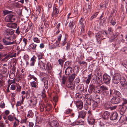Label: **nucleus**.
<instances>
[{"label": "nucleus", "instance_id": "obj_32", "mask_svg": "<svg viewBox=\"0 0 127 127\" xmlns=\"http://www.w3.org/2000/svg\"><path fill=\"white\" fill-rule=\"evenodd\" d=\"M93 76L91 74L88 75V78L85 81L86 83L88 85L89 84L90 82L91 79Z\"/></svg>", "mask_w": 127, "mask_h": 127}, {"label": "nucleus", "instance_id": "obj_27", "mask_svg": "<svg viewBox=\"0 0 127 127\" xmlns=\"http://www.w3.org/2000/svg\"><path fill=\"white\" fill-rule=\"evenodd\" d=\"M120 83L122 86L123 87L126 86L127 85V82L126 79L122 78L120 80Z\"/></svg>", "mask_w": 127, "mask_h": 127}, {"label": "nucleus", "instance_id": "obj_30", "mask_svg": "<svg viewBox=\"0 0 127 127\" xmlns=\"http://www.w3.org/2000/svg\"><path fill=\"white\" fill-rule=\"evenodd\" d=\"M95 86L93 84L90 85H89L88 91L90 93H92L93 90H94L95 88Z\"/></svg>", "mask_w": 127, "mask_h": 127}, {"label": "nucleus", "instance_id": "obj_62", "mask_svg": "<svg viewBox=\"0 0 127 127\" xmlns=\"http://www.w3.org/2000/svg\"><path fill=\"white\" fill-rule=\"evenodd\" d=\"M98 12L95 13L90 18L91 20H92L94 18H95L98 15Z\"/></svg>", "mask_w": 127, "mask_h": 127}, {"label": "nucleus", "instance_id": "obj_5", "mask_svg": "<svg viewBox=\"0 0 127 127\" xmlns=\"http://www.w3.org/2000/svg\"><path fill=\"white\" fill-rule=\"evenodd\" d=\"M92 96L90 94H87L85 95V97L87 103L90 105H91L92 100L93 101V100L92 99Z\"/></svg>", "mask_w": 127, "mask_h": 127}, {"label": "nucleus", "instance_id": "obj_42", "mask_svg": "<svg viewBox=\"0 0 127 127\" xmlns=\"http://www.w3.org/2000/svg\"><path fill=\"white\" fill-rule=\"evenodd\" d=\"M33 115V112L31 110H30L28 112V114L27 116L28 118H30V117H32Z\"/></svg>", "mask_w": 127, "mask_h": 127}, {"label": "nucleus", "instance_id": "obj_44", "mask_svg": "<svg viewBox=\"0 0 127 127\" xmlns=\"http://www.w3.org/2000/svg\"><path fill=\"white\" fill-rule=\"evenodd\" d=\"M71 65V63L70 62L68 61L66 62L65 63L64 68H67L68 67H70V66Z\"/></svg>", "mask_w": 127, "mask_h": 127}, {"label": "nucleus", "instance_id": "obj_46", "mask_svg": "<svg viewBox=\"0 0 127 127\" xmlns=\"http://www.w3.org/2000/svg\"><path fill=\"white\" fill-rule=\"evenodd\" d=\"M100 90L102 91H105L108 90V87L104 85H102L100 86Z\"/></svg>", "mask_w": 127, "mask_h": 127}, {"label": "nucleus", "instance_id": "obj_63", "mask_svg": "<svg viewBox=\"0 0 127 127\" xmlns=\"http://www.w3.org/2000/svg\"><path fill=\"white\" fill-rule=\"evenodd\" d=\"M80 79L79 78H76L75 80V84H78L80 82Z\"/></svg>", "mask_w": 127, "mask_h": 127}, {"label": "nucleus", "instance_id": "obj_45", "mask_svg": "<svg viewBox=\"0 0 127 127\" xmlns=\"http://www.w3.org/2000/svg\"><path fill=\"white\" fill-rule=\"evenodd\" d=\"M75 75L76 74L75 73L69 76V79L71 82L72 81L74 80L75 77Z\"/></svg>", "mask_w": 127, "mask_h": 127}, {"label": "nucleus", "instance_id": "obj_3", "mask_svg": "<svg viewBox=\"0 0 127 127\" xmlns=\"http://www.w3.org/2000/svg\"><path fill=\"white\" fill-rule=\"evenodd\" d=\"M14 31L11 29H7L5 30V36L10 37H14Z\"/></svg>", "mask_w": 127, "mask_h": 127}, {"label": "nucleus", "instance_id": "obj_33", "mask_svg": "<svg viewBox=\"0 0 127 127\" xmlns=\"http://www.w3.org/2000/svg\"><path fill=\"white\" fill-rule=\"evenodd\" d=\"M44 56V54L41 53H39L37 54V56L38 57V59L40 60L43 59H44V61H46L45 60L43 57Z\"/></svg>", "mask_w": 127, "mask_h": 127}, {"label": "nucleus", "instance_id": "obj_11", "mask_svg": "<svg viewBox=\"0 0 127 127\" xmlns=\"http://www.w3.org/2000/svg\"><path fill=\"white\" fill-rule=\"evenodd\" d=\"M76 105L77 108L81 110L83 106V102L81 100H77L76 102Z\"/></svg>", "mask_w": 127, "mask_h": 127}, {"label": "nucleus", "instance_id": "obj_15", "mask_svg": "<svg viewBox=\"0 0 127 127\" xmlns=\"http://www.w3.org/2000/svg\"><path fill=\"white\" fill-rule=\"evenodd\" d=\"M110 114V113L109 112L107 111H105L102 114V117L104 120H107L109 119Z\"/></svg>", "mask_w": 127, "mask_h": 127}, {"label": "nucleus", "instance_id": "obj_24", "mask_svg": "<svg viewBox=\"0 0 127 127\" xmlns=\"http://www.w3.org/2000/svg\"><path fill=\"white\" fill-rule=\"evenodd\" d=\"M59 9L58 8L54 6L53 8V11L52 12L53 16L55 15L56 16L59 13Z\"/></svg>", "mask_w": 127, "mask_h": 127}, {"label": "nucleus", "instance_id": "obj_2", "mask_svg": "<svg viewBox=\"0 0 127 127\" xmlns=\"http://www.w3.org/2000/svg\"><path fill=\"white\" fill-rule=\"evenodd\" d=\"M122 101L119 97L117 96H113L110 100L111 103L113 104H118Z\"/></svg>", "mask_w": 127, "mask_h": 127}, {"label": "nucleus", "instance_id": "obj_19", "mask_svg": "<svg viewBox=\"0 0 127 127\" xmlns=\"http://www.w3.org/2000/svg\"><path fill=\"white\" fill-rule=\"evenodd\" d=\"M8 38L7 36H5V38L3 39V42L5 45H10L13 44V43L12 42H8Z\"/></svg>", "mask_w": 127, "mask_h": 127}, {"label": "nucleus", "instance_id": "obj_31", "mask_svg": "<svg viewBox=\"0 0 127 127\" xmlns=\"http://www.w3.org/2000/svg\"><path fill=\"white\" fill-rule=\"evenodd\" d=\"M47 68L48 73H50L52 71V67L50 63L49 62H48L47 63Z\"/></svg>", "mask_w": 127, "mask_h": 127}, {"label": "nucleus", "instance_id": "obj_1", "mask_svg": "<svg viewBox=\"0 0 127 127\" xmlns=\"http://www.w3.org/2000/svg\"><path fill=\"white\" fill-rule=\"evenodd\" d=\"M121 79L120 74L118 73H116L113 75V82L115 84H118L120 82Z\"/></svg>", "mask_w": 127, "mask_h": 127}, {"label": "nucleus", "instance_id": "obj_48", "mask_svg": "<svg viewBox=\"0 0 127 127\" xmlns=\"http://www.w3.org/2000/svg\"><path fill=\"white\" fill-rule=\"evenodd\" d=\"M33 40L34 42L37 43H39L40 41V39L37 37H34Z\"/></svg>", "mask_w": 127, "mask_h": 127}, {"label": "nucleus", "instance_id": "obj_36", "mask_svg": "<svg viewBox=\"0 0 127 127\" xmlns=\"http://www.w3.org/2000/svg\"><path fill=\"white\" fill-rule=\"evenodd\" d=\"M103 106L106 109H111V108L110 104L107 102L104 103Z\"/></svg>", "mask_w": 127, "mask_h": 127}, {"label": "nucleus", "instance_id": "obj_7", "mask_svg": "<svg viewBox=\"0 0 127 127\" xmlns=\"http://www.w3.org/2000/svg\"><path fill=\"white\" fill-rule=\"evenodd\" d=\"M74 20L72 19L70 20L68 25L69 27L71 29V32H74L75 31V28L76 26L74 27Z\"/></svg>", "mask_w": 127, "mask_h": 127}, {"label": "nucleus", "instance_id": "obj_49", "mask_svg": "<svg viewBox=\"0 0 127 127\" xmlns=\"http://www.w3.org/2000/svg\"><path fill=\"white\" fill-rule=\"evenodd\" d=\"M78 63L79 64L83 66H85V67H87V63L84 61H83L82 62H78Z\"/></svg>", "mask_w": 127, "mask_h": 127}, {"label": "nucleus", "instance_id": "obj_60", "mask_svg": "<svg viewBox=\"0 0 127 127\" xmlns=\"http://www.w3.org/2000/svg\"><path fill=\"white\" fill-rule=\"evenodd\" d=\"M62 83L63 84H64L66 80V77L64 75L62 79Z\"/></svg>", "mask_w": 127, "mask_h": 127}, {"label": "nucleus", "instance_id": "obj_54", "mask_svg": "<svg viewBox=\"0 0 127 127\" xmlns=\"http://www.w3.org/2000/svg\"><path fill=\"white\" fill-rule=\"evenodd\" d=\"M122 65L127 69V60H124L122 63Z\"/></svg>", "mask_w": 127, "mask_h": 127}, {"label": "nucleus", "instance_id": "obj_38", "mask_svg": "<svg viewBox=\"0 0 127 127\" xmlns=\"http://www.w3.org/2000/svg\"><path fill=\"white\" fill-rule=\"evenodd\" d=\"M81 93H77L76 94V97L77 99H81L82 97V95Z\"/></svg>", "mask_w": 127, "mask_h": 127}, {"label": "nucleus", "instance_id": "obj_23", "mask_svg": "<svg viewBox=\"0 0 127 127\" xmlns=\"http://www.w3.org/2000/svg\"><path fill=\"white\" fill-rule=\"evenodd\" d=\"M7 26L9 28L15 29L17 27V25L15 23L10 22L8 23Z\"/></svg>", "mask_w": 127, "mask_h": 127}, {"label": "nucleus", "instance_id": "obj_40", "mask_svg": "<svg viewBox=\"0 0 127 127\" xmlns=\"http://www.w3.org/2000/svg\"><path fill=\"white\" fill-rule=\"evenodd\" d=\"M44 84L45 88L46 89H47L48 88V80L46 79H44Z\"/></svg>", "mask_w": 127, "mask_h": 127}, {"label": "nucleus", "instance_id": "obj_58", "mask_svg": "<svg viewBox=\"0 0 127 127\" xmlns=\"http://www.w3.org/2000/svg\"><path fill=\"white\" fill-rule=\"evenodd\" d=\"M113 31V29L112 28H109L107 30L108 32L107 33H108V34L109 33V34H111L112 33Z\"/></svg>", "mask_w": 127, "mask_h": 127}, {"label": "nucleus", "instance_id": "obj_25", "mask_svg": "<svg viewBox=\"0 0 127 127\" xmlns=\"http://www.w3.org/2000/svg\"><path fill=\"white\" fill-rule=\"evenodd\" d=\"M99 102H98L97 101H95L93 100L92 104V107L93 109L97 108L98 105V104Z\"/></svg>", "mask_w": 127, "mask_h": 127}, {"label": "nucleus", "instance_id": "obj_43", "mask_svg": "<svg viewBox=\"0 0 127 127\" xmlns=\"http://www.w3.org/2000/svg\"><path fill=\"white\" fill-rule=\"evenodd\" d=\"M37 81H32L31 82V85L34 88H37L38 87L37 86Z\"/></svg>", "mask_w": 127, "mask_h": 127}, {"label": "nucleus", "instance_id": "obj_55", "mask_svg": "<svg viewBox=\"0 0 127 127\" xmlns=\"http://www.w3.org/2000/svg\"><path fill=\"white\" fill-rule=\"evenodd\" d=\"M79 67L78 66H77L75 67L74 70L75 72L76 73V74L78 73L79 72Z\"/></svg>", "mask_w": 127, "mask_h": 127}, {"label": "nucleus", "instance_id": "obj_39", "mask_svg": "<svg viewBox=\"0 0 127 127\" xmlns=\"http://www.w3.org/2000/svg\"><path fill=\"white\" fill-rule=\"evenodd\" d=\"M75 124L76 125H84V122L83 121L80 120L77 121L75 122Z\"/></svg>", "mask_w": 127, "mask_h": 127}, {"label": "nucleus", "instance_id": "obj_34", "mask_svg": "<svg viewBox=\"0 0 127 127\" xmlns=\"http://www.w3.org/2000/svg\"><path fill=\"white\" fill-rule=\"evenodd\" d=\"M113 93L115 95L117 96V97H121L122 96L121 93L118 91L114 90V91H113Z\"/></svg>", "mask_w": 127, "mask_h": 127}, {"label": "nucleus", "instance_id": "obj_8", "mask_svg": "<svg viewBox=\"0 0 127 127\" xmlns=\"http://www.w3.org/2000/svg\"><path fill=\"white\" fill-rule=\"evenodd\" d=\"M37 46V45L36 44L32 43L28 47V49L29 50L35 52Z\"/></svg>", "mask_w": 127, "mask_h": 127}, {"label": "nucleus", "instance_id": "obj_47", "mask_svg": "<svg viewBox=\"0 0 127 127\" xmlns=\"http://www.w3.org/2000/svg\"><path fill=\"white\" fill-rule=\"evenodd\" d=\"M14 116L12 115H10L8 117V119L10 121H14Z\"/></svg>", "mask_w": 127, "mask_h": 127}, {"label": "nucleus", "instance_id": "obj_17", "mask_svg": "<svg viewBox=\"0 0 127 127\" xmlns=\"http://www.w3.org/2000/svg\"><path fill=\"white\" fill-rule=\"evenodd\" d=\"M37 102V99L35 97H34L30 100V106H36Z\"/></svg>", "mask_w": 127, "mask_h": 127}, {"label": "nucleus", "instance_id": "obj_26", "mask_svg": "<svg viewBox=\"0 0 127 127\" xmlns=\"http://www.w3.org/2000/svg\"><path fill=\"white\" fill-rule=\"evenodd\" d=\"M88 121L90 124L93 125L94 124L95 119L93 118L88 116Z\"/></svg>", "mask_w": 127, "mask_h": 127}, {"label": "nucleus", "instance_id": "obj_9", "mask_svg": "<svg viewBox=\"0 0 127 127\" xmlns=\"http://www.w3.org/2000/svg\"><path fill=\"white\" fill-rule=\"evenodd\" d=\"M84 85L83 84H80L78 85L76 88L77 93H81L84 90Z\"/></svg>", "mask_w": 127, "mask_h": 127}, {"label": "nucleus", "instance_id": "obj_12", "mask_svg": "<svg viewBox=\"0 0 127 127\" xmlns=\"http://www.w3.org/2000/svg\"><path fill=\"white\" fill-rule=\"evenodd\" d=\"M50 126L51 127H62L56 120H53L50 123Z\"/></svg>", "mask_w": 127, "mask_h": 127}, {"label": "nucleus", "instance_id": "obj_50", "mask_svg": "<svg viewBox=\"0 0 127 127\" xmlns=\"http://www.w3.org/2000/svg\"><path fill=\"white\" fill-rule=\"evenodd\" d=\"M120 107L121 108V109L123 111L124 110L125 111L127 109V106L125 105H123L122 104L120 105Z\"/></svg>", "mask_w": 127, "mask_h": 127}, {"label": "nucleus", "instance_id": "obj_14", "mask_svg": "<svg viewBox=\"0 0 127 127\" xmlns=\"http://www.w3.org/2000/svg\"><path fill=\"white\" fill-rule=\"evenodd\" d=\"M87 112L84 110H82L79 112V115L78 118H81L83 119H84L87 114Z\"/></svg>", "mask_w": 127, "mask_h": 127}, {"label": "nucleus", "instance_id": "obj_13", "mask_svg": "<svg viewBox=\"0 0 127 127\" xmlns=\"http://www.w3.org/2000/svg\"><path fill=\"white\" fill-rule=\"evenodd\" d=\"M65 68V74L67 76H68L72 72V69L71 67H68L67 68Z\"/></svg>", "mask_w": 127, "mask_h": 127}, {"label": "nucleus", "instance_id": "obj_51", "mask_svg": "<svg viewBox=\"0 0 127 127\" xmlns=\"http://www.w3.org/2000/svg\"><path fill=\"white\" fill-rule=\"evenodd\" d=\"M41 94L42 97L43 98H45L46 97V95L45 94V89H43L42 92Z\"/></svg>", "mask_w": 127, "mask_h": 127}, {"label": "nucleus", "instance_id": "obj_61", "mask_svg": "<svg viewBox=\"0 0 127 127\" xmlns=\"http://www.w3.org/2000/svg\"><path fill=\"white\" fill-rule=\"evenodd\" d=\"M94 77H93V78L92 81H93L94 83H95L97 82V76L94 74Z\"/></svg>", "mask_w": 127, "mask_h": 127}, {"label": "nucleus", "instance_id": "obj_52", "mask_svg": "<svg viewBox=\"0 0 127 127\" xmlns=\"http://www.w3.org/2000/svg\"><path fill=\"white\" fill-rule=\"evenodd\" d=\"M39 31L40 34L43 33V26L41 25L39 29Z\"/></svg>", "mask_w": 127, "mask_h": 127}, {"label": "nucleus", "instance_id": "obj_64", "mask_svg": "<svg viewBox=\"0 0 127 127\" xmlns=\"http://www.w3.org/2000/svg\"><path fill=\"white\" fill-rule=\"evenodd\" d=\"M100 90L98 89L97 88H95L93 91L94 92L95 94L100 93Z\"/></svg>", "mask_w": 127, "mask_h": 127}, {"label": "nucleus", "instance_id": "obj_6", "mask_svg": "<svg viewBox=\"0 0 127 127\" xmlns=\"http://www.w3.org/2000/svg\"><path fill=\"white\" fill-rule=\"evenodd\" d=\"M103 79L104 83L106 84H109L110 82V77L108 75L104 74L103 76Z\"/></svg>", "mask_w": 127, "mask_h": 127}, {"label": "nucleus", "instance_id": "obj_59", "mask_svg": "<svg viewBox=\"0 0 127 127\" xmlns=\"http://www.w3.org/2000/svg\"><path fill=\"white\" fill-rule=\"evenodd\" d=\"M100 36H98V34H97V36L96 37V40L98 43H100L101 42L100 39H105V38H103V39H102V38L101 37V38H100Z\"/></svg>", "mask_w": 127, "mask_h": 127}, {"label": "nucleus", "instance_id": "obj_28", "mask_svg": "<svg viewBox=\"0 0 127 127\" xmlns=\"http://www.w3.org/2000/svg\"><path fill=\"white\" fill-rule=\"evenodd\" d=\"M93 99L95 100V101H97L98 102H100V100L99 96L97 94H95L93 96Z\"/></svg>", "mask_w": 127, "mask_h": 127}, {"label": "nucleus", "instance_id": "obj_21", "mask_svg": "<svg viewBox=\"0 0 127 127\" xmlns=\"http://www.w3.org/2000/svg\"><path fill=\"white\" fill-rule=\"evenodd\" d=\"M36 58L34 55L31 58L30 62V65L31 66H33L34 65L36 61Z\"/></svg>", "mask_w": 127, "mask_h": 127}, {"label": "nucleus", "instance_id": "obj_10", "mask_svg": "<svg viewBox=\"0 0 127 127\" xmlns=\"http://www.w3.org/2000/svg\"><path fill=\"white\" fill-rule=\"evenodd\" d=\"M118 117V114L116 112H112L110 116V118L111 120L114 121L116 120Z\"/></svg>", "mask_w": 127, "mask_h": 127}, {"label": "nucleus", "instance_id": "obj_35", "mask_svg": "<svg viewBox=\"0 0 127 127\" xmlns=\"http://www.w3.org/2000/svg\"><path fill=\"white\" fill-rule=\"evenodd\" d=\"M126 120V116L125 115H123L121 116L119 119L120 122L122 123Z\"/></svg>", "mask_w": 127, "mask_h": 127}, {"label": "nucleus", "instance_id": "obj_4", "mask_svg": "<svg viewBox=\"0 0 127 127\" xmlns=\"http://www.w3.org/2000/svg\"><path fill=\"white\" fill-rule=\"evenodd\" d=\"M16 19L15 16L12 14H9L7 15L5 18V20L6 22L14 21Z\"/></svg>", "mask_w": 127, "mask_h": 127}, {"label": "nucleus", "instance_id": "obj_22", "mask_svg": "<svg viewBox=\"0 0 127 127\" xmlns=\"http://www.w3.org/2000/svg\"><path fill=\"white\" fill-rule=\"evenodd\" d=\"M16 57V53H13V52H9L6 57L5 58H7L9 57L10 58H12L13 57Z\"/></svg>", "mask_w": 127, "mask_h": 127}, {"label": "nucleus", "instance_id": "obj_16", "mask_svg": "<svg viewBox=\"0 0 127 127\" xmlns=\"http://www.w3.org/2000/svg\"><path fill=\"white\" fill-rule=\"evenodd\" d=\"M97 34H98V36H100L102 38L106 36L107 35L108 33L106 30H103L98 32Z\"/></svg>", "mask_w": 127, "mask_h": 127}, {"label": "nucleus", "instance_id": "obj_18", "mask_svg": "<svg viewBox=\"0 0 127 127\" xmlns=\"http://www.w3.org/2000/svg\"><path fill=\"white\" fill-rule=\"evenodd\" d=\"M46 65L44 62H42L41 61H39L38 63V65L40 68L42 69L43 70H46L47 67H46Z\"/></svg>", "mask_w": 127, "mask_h": 127}, {"label": "nucleus", "instance_id": "obj_37", "mask_svg": "<svg viewBox=\"0 0 127 127\" xmlns=\"http://www.w3.org/2000/svg\"><path fill=\"white\" fill-rule=\"evenodd\" d=\"M84 20V18L82 17L80 19L79 21L80 24V25H81V26L82 28L83 29L84 28V23H83Z\"/></svg>", "mask_w": 127, "mask_h": 127}, {"label": "nucleus", "instance_id": "obj_41", "mask_svg": "<svg viewBox=\"0 0 127 127\" xmlns=\"http://www.w3.org/2000/svg\"><path fill=\"white\" fill-rule=\"evenodd\" d=\"M3 12L4 15L9 14H13V13H14L12 11H8L7 10L3 11Z\"/></svg>", "mask_w": 127, "mask_h": 127}, {"label": "nucleus", "instance_id": "obj_53", "mask_svg": "<svg viewBox=\"0 0 127 127\" xmlns=\"http://www.w3.org/2000/svg\"><path fill=\"white\" fill-rule=\"evenodd\" d=\"M122 100L123 101V102L122 103V105H125L126 104H127V99L125 98H122Z\"/></svg>", "mask_w": 127, "mask_h": 127}, {"label": "nucleus", "instance_id": "obj_20", "mask_svg": "<svg viewBox=\"0 0 127 127\" xmlns=\"http://www.w3.org/2000/svg\"><path fill=\"white\" fill-rule=\"evenodd\" d=\"M42 19L44 23V25L45 27L46 28H47L49 26V24L47 18H45L44 17L42 16Z\"/></svg>", "mask_w": 127, "mask_h": 127}, {"label": "nucleus", "instance_id": "obj_57", "mask_svg": "<svg viewBox=\"0 0 127 127\" xmlns=\"http://www.w3.org/2000/svg\"><path fill=\"white\" fill-rule=\"evenodd\" d=\"M58 61L59 64L62 66H63V63L64 62V60L62 59H59Z\"/></svg>", "mask_w": 127, "mask_h": 127}, {"label": "nucleus", "instance_id": "obj_56", "mask_svg": "<svg viewBox=\"0 0 127 127\" xmlns=\"http://www.w3.org/2000/svg\"><path fill=\"white\" fill-rule=\"evenodd\" d=\"M40 110L41 112H42L44 110V105L42 104H40Z\"/></svg>", "mask_w": 127, "mask_h": 127}, {"label": "nucleus", "instance_id": "obj_29", "mask_svg": "<svg viewBox=\"0 0 127 127\" xmlns=\"http://www.w3.org/2000/svg\"><path fill=\"white\" fill-rule=\"evenodd\" d=\"M51 108V104L49 103H46L45 107V108L46 110L47 111H49Z\"/></svg>", "mask_w": 127, "mask_h": 127}]
</instances>
